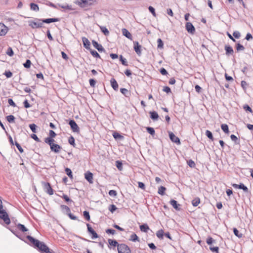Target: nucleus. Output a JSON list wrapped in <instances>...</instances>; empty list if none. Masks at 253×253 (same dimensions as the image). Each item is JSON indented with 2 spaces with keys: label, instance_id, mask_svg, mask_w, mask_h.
<instances>
[{
  "label": "nucleus",
  "instance_id": "obj_1",
  "mask_svg": "<svg viewBox=\"0 0 253 253\" xmlns=\"http://www.w3.org/2000/svg\"><path fill=\"white\" fill-rule=\"evenodd\" d=\"M26 238L30 242V245L35 248H37L42 253H53L43 242H40L30 235H27Z\"/></svg>",
  "mask_w": 253,
  "mask_h": 253
},
{
  "label": "nucleus",
  "instance_id": "obj_2",
  "mask_svg": "<svg viewBox=\"0 0 253 253\" xmlns=\"http://www.w3.org/2000/svg\"><path fill=\"white\" fill-rule=\"evenodd\" d=\"M59 18H48L45 19L35 18L28 21V25L32 29H39L43 27V23H50L59 21Z\"/></svg>",
  "mask_w": 253,
  "mask_h": 253
},
{
  "label": "nucleus",
  "instance_id": "obj_3",
  "mask_svg": "<svg viewBox=\"0 0 253 253\" xmlns=\"http://www.w3.org/2000/svg\"><path fill=\"white\" fill-rule=\"evenodd\" d=\"M75 3L83 8L84 10H87L90 8L92 5L96 4V0H76Z\"/></svg>",
  "mask_w": 253,
  "mask_h": 253
},
{
  "label": "nucleus",
  "instance_id": "obj_4",
  "mask_svg": "<svg viewBox=\"0 0 253 253\" xmlns=\"http://www.w3.org/2000/svg\"><path fill=\"white\" fill-rule=\"evenodd\" d=\"M2 202L0 200V218L4 221L5 224H9L10 223V218L5 210H2Z\"/></svg>",
  "mask_w": 253,
  "mask_h": 253
},
{
  "label": "nucleus",
  "instance_id": "obj_5",
  "mask_svg": "<svg viewBox=\"0 0 253 253\" xmlns=\"http://www.w3.org/2000/svg\"><path fill=\"white\" fill-rule=\"evenodd\" d=\"M47 142L46 143L50 146V148L51 151L54 152L55 153H59L60 151L62 149L61 146L57 144H55L53 142L55 141H52L51 139L49 138V139L47 140Z\"/></svg>",
  "mask_w": 253,
  "mask_h": 253
},
{
  "label": "nucleus",
  "instance_id": "obj_6",
  "mask_svg": "<svg viewBox=\"0 0 253 253\" xmlns=\"http://www.w3.org/2000/svg\"><path fill=\"white\" fill-rule=\"evenodd\" d=\"M117 250L118 253H131L130 248L125 244H120Z\"/></svg>",
  "mask_w": 253,
  "mask_h": 253
},
{
  "label": "nucleus",
  "instance_id": "obj_7",
  "mask_svg": "<svg viewBox=\"0 0 253 253\" xmlns=\"http://www.w3.org/2000/svg\"><path fill=\"white\" fill-rule=\"evenodd\" d=\"M68 124L73 132L77 133L80 132V128L74 120H70Z\"/></svg>",
  "mask_w": 253,
  "mask_h": 253
},
{
  "label": "nucleus",
  "instance_id": "obj_8",
  "mask_svg": "<svg viewBox=\"0 0 253 253\" xmlns=\"http://www.w3.org/2000/svg\"><path fill=\"white\" fill-rule=\"evenodd\" d=\"M42 185L44 191L49 195H52L53 194V190L49 182H42Z\"/></svg>",
  "mask_w": 253,
  "mask_h": 253
},
{
  "label": "nucleus",
  "instance_id": "obj_9",
  "mask_svg": "<svg viewBox=\"0 0 253 253\" xmlns=\"http://www.w3.org/2000/svg\"><path fill=\"white\" fill-rule=\"evenodd\" d=\"M169 135L170 140L173 143H176L177 145H180L181 142L180 139L176 136L175 134L172 132H169Z\"/></svg>",
  "mask_w": 253,
  "mask_h": 253
},
{
  "label": "nucleus",
  "instance_id": "obj_10",
  "mask_svg": "<svg viewBox=\"0 0 253 253\" xmlns=\"http://www.w3.org/2000/svg\"><path fill=\"white\" fill-rule=\"evenodd\" d=\"M185 29L188 33L193 34L195 33V28L193 25L192 23L190 22H187L185 24Z\"/></svg>",
  "mask_w": 253,
  "mask_h": 253
},
{
  "label": "nucleus",
  "instance_id": "obj_11",
  "mask_svg": "<svg viewBox=\"0 0 253 253\" xmlns=\"http://www.w3.org/2000/svg\"><path fill=\"white\" fill-rule=\"evenodd\" d=\"M87 229L88 232L91 235L92 239H96L98 237V234L96 232L92 229L89 223L86 224Z\"/></svg>",
  "mask_w": 253,
  "mask_h": 253
},
{
  "label": "nucleus",
  "instance_id": "obj_12",
  "mask_svg": "<svg viewBox=\"0 0 253 253\" xmlns=\"http://www.w3.org/2000/svg\"><path fill=\"white\" fill-rule=\"evenodd\" d=\"M133 44H134V50H135V51L136 52V53L138 55H141V45H140L138 43V42L137 41H135V42H133Z\"/></svg>",
  "mask_w": 253,
  "mask_h": 253
},
{
  "label": "nucleus",
  "instance_id": "obj_13",
  "mask_svg": "<svg viewBox=\"0 0 253 253\" xmlns=\"http://www.w3.org/2000/svg\"><path fill=\"white\" fill-rule=\"evenodd\" d=\"M232 186L235 188L242 189L245 192H248L249 190L248 187L245 186L243 183H241L240 184H232Z\"/></svg>",
  "mask_w": 253,
  "mask_h": 253
},
{
  "label": "nucleus",
  "instance_id": "obj_14",
  "mask_svg": "<svg viewBox=\"0 0 253 253\" xmlns=\"http://www.w3.org/2000/svg\"><path fill=\"white\" fill-rule=\"evenodd\" d=\"M92 43L93 44V46L97 49L98 51L99 52H102L105 51V49L103 47L101 44H99L96 41L93 40L92 41Z\"/></svg>",
  "mask_w": 253,
  "mask_h": 253
},
{
  "label": "nucleus",
  "instance_id": "obj_15",
  "mask_svg": "<svg viewBox=\"0 0 253 253\" xmlns=\"http://www.w3.org/2000/svg\"><path fill=\"white\" fill-rule=\"evenodd\" d=\"M8 31V28L3 24L0 23V36L5 35Z\"/></svg>",
  "mask_w": 253,
  "mask_h": 253
},
{
  "label": "nucleus",
  "instance_id": "obj_16",
  "mask_svg": "<svg viewBox=\"0 0 253 253\" xmlns=\"http://www.w3.org/2000/svg\"><path fill=\"white\" fill-rule=\"evenodd\" d=\"M169 203L176 211H180L181 210V205L178 204L176 201L174 200H171Z\"/></svg>",
  "mask_w": 253,
  "mask_h": 253
},
{
  "label": "nucleus",
  "instance_id": "obj_17",
  "mask_svg": "<svg viewBox=\"0 0 253 253\" xmlns=\"http://www.w3.org/2000/svg\"><path fill=\"white\" fill-rule=\"evenodd\" d=\"M84 177L85 179L90 183H93V174L91 172L87 171L85 173Z\"/></svg>",
  "mask_w": 253,
  "mask_h": 253
},
{
  "label": "nucleus",
  "instance_id": "obj_18",
  "mask_svg": "<svg viewBox=\"0 0 253 253\" xmlns=\"http://www.w3.org/2000/svg\"><path fill=\"white\" fill-rule=\"evenodd\" d=\"M108 244H109L108 247L110 249L111 248V246H113L114 247H117V248H118V246H119V245L120 244H119L116 240L109 239L108 240Z\"/></svg>",
  "mask_w": 253,
  "mask_h": 253
},
{
  "label": "nucleus",
  "instance_id": "obj_19",
  "mask_svg": "<svg viewBox=\"0 0 253 253\" xmlns=\"http://www.w3.org/2000/svg\"><path fill=\"white\" fill-rule=\"evenodd\" d=\"M60 209L62 212L67 215L71 212V210L67 206L62 205L60 206Z\"/></svg>",
  "mask_w": 253,
  "mask_h": 253
},
{
  "label": "nucleus",
  "instance_id": "obj_20",
  "mask_svg": "<svg viewBox=\"0 0 253 253\" xmlns=\"http://www.w3.org/2000/svg\"><path fill=\"white\" fill-rule=\"evenodd\" d=\"M224 49L226 51V54L228 56L232 55L234 53L233 48L229 45H225Z\"/></svg>",
  "mask_w": 253,
  "mask_h": 253
},
{
  "label": "nucleus",
  "instance_id": "obj_21",
  "mask_svg": "<svg viewBox=\"0 0 253 253\" xmlns=\"http://www.w3.org/2000/svg\"><path fill=\"white\" fill-rule=\"evenodd\" d=\"M82 41L83 42L84 46L87 49H90V43L88 40L85 37L82 38Z\"/></svg>",
  "mask_w": 253,
  "mask_h": 253
},
{
  "label": "nucleus",
  "instance_id": "obj_22",
  "mask_svg": "<svg viewBox=\"0 0 253 253\" xmlns=\"http://www.w3.org/2000/svg\"><path fill=\"white\" fill-rule=\"evenodd\" d=\"M110 84L112 87L116 91L118 89V84L114 78H112L110 80Z\"/></svg>",
  "mask_w": 253,
  "mask_h": 253
},
{
  "label": "nucleus",
  "instance_id": "obj_23",
  "mask_svg": "<svg viewBox=\"0 0 253 253\" xmlns=\"http://www.w3.org/2000/svg\"><path fill=\"white\" fill-rule=\"evenodd\" d=\"M122 31L123 36H125L129 40H132V35L127 29L123 28L122 30Z\"/></svg>",
  "mask_w": 253,
  "mask_h": 253
},
{
  "label": "nucleus",
  "instance_id": "obj_24",
  "mask_svg": "<svg viewBox=\"0 0 253 253\" xmlns=\"http://www.w3.org/2000/svg\"><path fill=\"white\" fill-rule=\"evenodd\" d=\"M56 134L53 130H50L49 132V137L45 138L44 139L45 143L47 142V140L49 139V138L51 139L52 141H54V139H53V138L55 137L56 136Z\"/></svg>",
  "mask_w": 253,
  "mask_h": 253
},
{
  "label": "nucleus",
  "instance_id": "obj_25",
  "mask_svg": "<svg viewBox=\"0 0 253 253\" xmlns=\"http://www.w3.org/2000/svg\"><path fill=\"white\" fill-rule=\"evenodd\" d=\"M141 231L147 233L148 230H150L149 226L146 223H144L139 226Z\"/></svg>",
  "mask_w": 253,
  "mask_h": 253
},
{
  "label": "nucleus",
  "instance_id": "obj_26",
  "mask_svg": "<svg viewBox=\"0 0 253 253\" xmlns=\"http://www.w3.org/2000/svg\"><path fill=\"white\" fill-rule=\"evenodd\" d=\"M121 92L124 94L126 97H129L131 95L130 91L125 88H121L120 89Z\"/></svg>",
  "mask_w": 253,
  "mask_h": 253
},
{
  "label": "nucleus",
  "instance_id": "obj_27",
  "mask_svg": "<svg viewBox=\"0 0 253 253\" xmlns=\"http://www.w3.org/2000/svg\"><path fill=\"white\" fill-rule=\"evenodd\" d=\"M149 114L150 115L151 119H152L153 120L155 121L158 119L159 116L157 112H156V111H150L149 112Z\"/></svg>",
  "mask_w": 253,
  "mask_h": 253
},
{
  "label": "nucleus",
  "instance_id": "obj_28",
  "mask_svg": "<svg viewBox=\"0 0 253 253\" xmlns=\"http://www.w3.org/2000/svg\"><path fill=\"white\" fill-rule=\"evenodd\" d=\"M17 228L23 232H25L28 231V229L23 224L18 223L17 225Z\"/></svg>",
  "mask_w": 253,
  "mask_h": 253
},
{
  "label": "nucleus",
  "instance_id": "obj_29",
  "mask_svg": "<svg viewBox=\"0 0 253 253\" xmlns=\"http://www.w3.org/2000/svg\"><path fill=\"white\" fill-rule=\"evenodd\" d=\"M200 199L199 197L195 198L192 201V204L194 207H197L200 203Z\"/></svg>",
  "mask_w": 253,
  "mask_h": 253
},
{
  "label": "nucleus",
  "instance_id": "obj_30",
  "mask_svg": "<svg viewBox=\"0 0 253 253\" xmlns=\"http://www.w3.org/2000/svg\"><path fill=\"white\" fill-rule=\"evenodd\" d=\"M166 190V188L163 186H161L159 187L158 189V193L159 194L161 195H164L165 194V191Z\"/></svg>",
  "mask_w": 253,
  "mask_h": 253
},
{
  "label": "nucleus",
  "instance_id": "obj_31",
  "mask_svg": "<svg viewBox=\"0 0 253 253\" xmlns=\"http://www.w3.org/2000/svg\"><path fill=\"white\" fill-rule=\"evenodd\" d=\"M221 128L225 133L228 134L229 133V128L227 125L225 124H222Z\"/></svg>",
  "mask_w": 253,
  "mask_h": 253
},
{
  "label": "nucleus",
  "instance_id": "obj_32",
  "mask_svg": "<svg viewBox=\"0 0 253 253\" xmlns=\"http://www.w3.org/2000/svg\"><path fill=\"white\" fill-rule=\"evenodd\" d=\"M6 120L9 123H14L15 122V117L12 115H8L6 117Z\"/></svg>",
  "mask_w": 253,
  "mask_h": 253
},
{
  "label": "nucleus",
  "instance_id": "obj_33",
  "mask_svg": "<svg viewBox=\"0 0 253 253\" xmlns=\"http://www.w3.org/2000/svg\"><path fill=\"white\" fill-rule=\"evenodd\" d=\"M230 138H231V140L234 142L235 144H240V140L235 135L231 134L230 135Z\"/></svg>",
  "mask_w": 253,
  "mask_h": 253
},
{
  "label": "nucleus",
  "instance_id": "obj_34",
  "mask_svg": "<svg viewBox=\"0 0 253 253\" xmlns=\"http://www.w3.org/2000/svg\"><path fill=\"white\" fill-rule=\"evenodd\" d=\"M129 240H130V241H131L132 242H136V241L139 242V239L138 237L135 233H133L130 236V238L129 239Z\"/></svg>",
  "mask_w": 253,
  "mask_h": 253
},
{
  "label": "nucleus",
  "instance_id": "obj_35",
  "mask_svg": "<svg viewBox=\"0 0 253 253\" xmlns=\"http://www.w3.org/2000/svg\"><path fill=\"white\" fill-rule=\"evenodd\" d=\"M65 171L66 174L69 177V178H70L71 179H72L73 178V176L72 171L71 170V169L68 168H66L65 169Z\"/></svg>",
  "mask_w": 253,
  "mask_h": 253
},
{
  "label": "nucleus",
  "instance_id": "obj_36",
  "mask_svg": "<svg viewBox=\"0 0 253 253\" xmlns=\"http://www.w3.org/2000/svg\"><path fill=\"white\" fill-rule=\"evenodd\" d=\"M99 28H100L101 32L104 34V35L108 36L109 35V31L106 28V27L99 26Z\"/></svg>",
  "mask_w": 253,
  "mask_h": 253
},
{
  "label": "nucleus",
  "instance_id": "obj_37",
  "mask_svg": "<svg viewBox=\"0 0 253 253\" xmlns=\"http://www.w3.org/2000/svg\"><path fill=\"white\" fill-rule=\"evenodd\" d=\"M113 136L114 138L116 140H117V139L121 140L124 138L123 136H122L119 133L117 132H115L113 133Z\"/></svg>",
  "mask_w": 253,
  "mask_h": 253
},
{
  "label": "nucleus",
  "instance_id": "obj_38",
  "mask_svg": "<svg viewBox=\"0 0 253 253\" xmlns=\"http://www.w3.org/2000/svg\"><path fill=\"white\" fill-rule=\"evenodd\" d=\"M30 8L31 10L37 11L39 10V6L37 4L35 3H30Z\"/></svg>",
  "mask_w": 253,
  "mask_h": 253
},
{
  "label": "nucleus",
  "instance_id": "obj_39",
  "mask_svg": "<svg viewBox=\"0 0 253 253\" xmlns=\"http://www.w3.org/2000/svg\"><path fill=\"white\" fill-rule=\"evenodd\" d=\"M156 235L157 237L159 239H163V236L164 235V230L162 229L158 230L156 233Z\"/></svg>",
  "mask_w": 253,
  "mask_h": 253
},
{
  "label": "nucleus",
  "instance_id": "obj_40",
  "mask_svg": "<svg viewBox=\"0 0 253 253\" xmlns=\"http://www.w3.org/2000/svg\"><path fill=\"white\" fill-rule=\"evenodd\" d=\"M68 143L70 145L73 146L74 147H75V145H76L75 140V138H74V137L73 136H71L69 137Z\"/></svg>",
  "mask_w": 253,
  "mask_h": 253
},
{
  "label": "nucleus",
  "instance_id": "obj_41",
  "mask_svg": "<svg viewBox=\"0 0 253 253\" xmlns=\"http://www.w3.org/2000/svg\"><path fill=\"white\" fill-rule=\"evenodd\" d=\"M236 48L237 51H243L245 49V47L240 43L236 44Z\"/></svg>",
  "mask_w": 253,
  "mask_h": 253
},
{
  "label": "nucleus",
  "instance_id": "obj_42",
  "mask_svg": "<svg viewBox=\"0 0 253 253\" xmlns=\"http://www.w3.org/2000/svg\"><path fill=\"white\" fill-rule=\"evenodd\" d=\"M233 230V233L236 236L238 237L239 238H242L243 237V234L242 233H239V231L236 228H234Z\"/></svg>",
  "mask_w": 253,
  "mask_h": 253
},
{
  "label": "nucleus",
  "instance_id": "obj_43",
  "mask_svg": "<svg viewBox=\"0 0 253 253\" xmlns=\"http://www.w3.org/2000/svg\"><path fill=\"white\" fill-rule=\"evenodd\" d=\"M83 215L87 221H89L90 219L89 213L88 211H85L83 212Z\"/></svg>",
  "mask_w": 253,
  "mask_h": 253
},
{
  "label": "nucleus",
  "instance_id": "obj_44",
  "mask_svg": "<svg viewBox=\"0 0 253 253\" xmlns=\"http://www.w3.org/2000/svg\"><path fill=\"white\" fill-rule=\"evenodd\" d=\"M61 197L67 203H74L73 200H71L67 195L63 194V196Z\"/></svg>",
  "mask_w": 253,
  "mask_h": 253
},
{
  "label": "nucleus",
  "instance_id": "obj_45",
  "mask_svg": "<svg viewBox=\"0 0 253 253\" xmlns=\"http://www.w3.org/2000/svg\"><path fill=\"white\" fill-rule=\"evenodd\" d=\"M187 165L190 167L191 168H194L196 167V164L195 162L191 159L187 161Z\"/></svg>",
  "mask_w": 253,
  "mask_h": 253
},
{
  "label": "nucleus",
  "instance_id": "obj_46",
  "mask_svg": "<svg viewBox=\"0 0 253 253\" xmlns=\"http://www.w3.org/2000/svg\"><path fill=\"white\" fill-rule=\"evenodd\" d=\"M206 135L211 140H213V137L212 134V132L209 130H207L205 132Z\"/></svg>",
  "mask_w": 253,
  "mask_h": 253
},
{
  "label": "nucleus",
  "instance_id": "obj_47",
  "mask_svg": "<svg viewBox=\"0 0 253 253\" xmlns=\"http://www.w3.org/2000/svg\"><path fill=\"white\" fill-rule=\"evenodd\" d=\"M90 53L93 57H96V58H101L100 55L98 53V52L96 50H92L90 49Z\"/></svg>",
  "mask_w": 253,
  "mask_h": 253
},
{
  "label": "nucleus",
  "instance_id": "obj_48",
  "mask_svg": "<svg viewBox=\"0 0 253 253\" xmlns=\"http://www.w3.org/2000/svg\"><path fill=\"white\" fill-rule=\"evenodd\" d=\"M158 43V48L162 49L164 48V43L163 41L161 39L157 40Z\"/></svg>",
  "mask_w": 253,
  "mask_h": 253
},
{
  "label": "nucleus",
  "instance_id": "obj_49",
  "mask_svg": "<svg viewBox=\"0 0 253 253\" xmlns=\"http://www.w3.org/2000/svg\"><path fill=\"white\" fill-rule=\"evenodd\" d=\"M120 60L122 64L124 66H128L126 58H124L122 55L120 56Z\"/></svg>",
  "mask_w": 253,
  "mask_h": 253
},
{
  "label": "nucleus",
  "instance_id": "obj_50",
  "mask_svg": "<svg viewBox=\"0 0 253 253\" xmlns=\"http://www.w3.org/2000/svg\"><path fill=\"white\" fill-rule=\"evenodd\" d=\"M147 131L151 135H154L155 133V129L154 128L151 127H146Z\"/></svg>",
  "mask_w": 253,
  "mask_h": 253
},
{
  "label": "nucleus",
  "instance_id": "obj_51",
  "mask_svg": "<svg viewBox=\"0 0 253 253\" xmlns=\"http://www.w3.org/2000/svg\"><path fill=\"white\" fill-rule=\"evenodd\" d=\"M29 127L33 132H37V126L35 124H32L29 125Z\"/></svg>",
  "mask_w": 253,
  "mask_h": 253
},
{
  "label": "nucleus",
  "instance_id": "obj_52",
  "mask_svg": "<svg viewBox=\"0 0 253 253\" xmlns=\"http://www.w3.org/2000/svg\"><path fill=\"white\" fill-rule=\"evenodd\" d=\"M116 166L120 170H121L123 169V164L121 161H116Z\"/></svg>",
  "mask_w": 253,
  "mask_h": 253
},
{
  "label": "nucleus",
  "instance_id": "obj_53",
  "mask_svg": "<svg viewBox=\"0 0 253 253\" xmlns=\"http://www.w3.org/2000/svg\"><path fill=\"white\" fill-rule=\"evenodd\" d=\"M31 62L30 60L27 59L25 63L23 64V66L25 68H29L31 67Z\"/></svg>",
  "mask_w": 253,
  "mask_h": 253
},
{
  "label": "nucleus",
  "instance_id": "obj_54",
  "mask_svg": "<svg viewBox=\"0 0 253 253\" xmlns=\"http://www.w3.org/2000/svg\"><path fill=\"white\" fill-rule=\"evenodd\" d=\"M6 53L9 56H12L14 54V52L13 51V50L11 47H9L7 48V51L6 52Z\"/></svg>",
  "mask_w": 253,
  "mask_h": 253
},
{
  "label": "nucleus",
  "instance_id": "obj_55",
  "mask_svg": "<svg viewBox=\"0 0 253 253\" xmlns=\"http://www.w3.org/2000/svg\"><path fill=\"white\" fill-rule=\"evenodd\" d=\"M243 109L247 112L248 111L250 113H253L252 108L248 104L244 105L243 106Z\"/></svg>",
  "mask_w": 253,
  "mask_h": 253
},
{
  "label": "nucleus",
  "instance_id": "obj_56",
  "mask_svg": "<svg viewBox=\"0 0 253 253\" xmlns=\"http://www.w3.org/2000/svg\"><path fill=\"white\" fill-rule=\"evenodd\" d=\"M117 209L116 206L113 204L110 205L109 208V210L112 213H113Z\"/></svg>",
  "mask_w": 253,
  "mask_h": 253
},
{
  "label": "nucleus",
  "instance_id": "obj_57",
  "mask_svg": "<svg viewBox=\"0 0 253 253\" xmlns=\"http://www.w3.org/2000/svg\"><path fill=\"white\" fill-rule=\"evenodd\" d=\"M106 233L108 234L114 235L116 233V231L113 229L109 228L106 230Z\"/></svg>",
  "mask_w": 253,
  "mask_h": 253
},
{
  "label": "nucleus",
  "instance_id": "obj_58",
  "mask_svg": "<svg viewBox=\"0 0 253 253\" xmlns=\"http://www.w3.org/2000/svg\"><path fill=\"white\" fill-rule=\"evenodd\" d=\"M215 242V240L212 239L211 237H209L207 238L206 242L208 245H211Z\"/></svg>",
  "mask_w": 253,
  "mask_h": 253
},
{
  "label": "nucleus",
  "instance_id": "obj_59",
  "mask_svg": "<svg viewBox=\"0 0 253 253\" xmlns=\"http://www.w3.org/2000/svg\"><path fill=\"white\" fill-rule=\"evenodd\" d=\"M159 71L160 73L163 75L166 76L168 74V72L164 68H160Z\"/></svg>",
  "mask_w": 253,
  "mask_h": 253
},
{
  "label": "nucleus",
  "instance_id": "obj_60",
  "mask_svg": "<svg viewBox=\"0 0 253 253\" xmlns=\"http://www.w3.org/2000/svg\"><path fill=\"white\" fill-rule=\"evenodd\" d=\"M89 84L91 87H94L96 84V81L93 79H90L89 80Z\"/></svg>",
  "mask_w": 253,
  "mask_h": 253
},
{
  "label": "nucleus",
  "instance_id": "obj_61",
  "mask_svg": "<svg viewBox=\"0 0 253 253\" xmlns=\"http://www.w3.org/2000/svg\"><path fill=\"white\" fill-rule=\"evenodd\" d=\"M210 250L213 253H218L219 248L218 247H210Z\"/></svg>",
  "mask_w": 253,
  "mask_h": 253
},
{
  "label": "nucleus",
  "instance_id": "obj_62",
  "mask_svg": "<svg viewBox=\"0 0 253 253\" xmlns=\"http://www.w3.org/2000/svg\"><path fill=\"white\" fill-rule=\"evenodd\" d=\"M31 137L38 142H41L40 139L38 137L37 135H36L35 134H32L31 135Z\"/></svg>",
  "mask_w": 253,
  "mask_h": 253
},
{
  "label": "nucleus",
  "instance_id": "obj_63",
  "mask_svg": "<svg viewBox=\"0 0 253 253\" xmlns=\"http://www.w3.org/2000/svg\"><path fill=\"white\" fill-rule=\"evenodd\" d=\"M148 9L153 16H156L155 9L152 6H149Z\"/></svg>",
  "mask_w": 253,
  "mask_h": 253
},
{
  "label": "nucleus",
  "instance_id": "obj_64",
  "mask_svg": "<svg viewBox=\"0 0 253 253\" xmlns=\"http://www.w3.org/2000/svg\"><path fill=\"white\" fill-rule=\"evenodd\" d=\"M109 195L111 196L116 197L117 196V193L115 190H110L109 191Z\"/></svg>",
  "mask_w": 253,
  "mask_h": 253
}]
</instances>
